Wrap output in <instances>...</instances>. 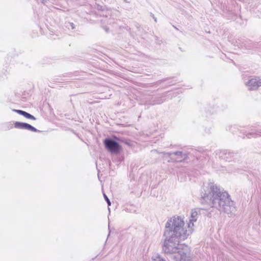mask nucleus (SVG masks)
I'll return each mask as SVG.
<instances>
[{"mask_svg": "<svg viewBox=\"0 0 261 261\" xmlns=\"http://www.w3.org/2000/svg\"><path fill=\"white\" fill-rule=\"evenodd\" d=\"M258 135L259 136H261V132H258Z\"/></svg>", "mask_w": 261, "mask_h": 261, "instance_id": "12", "label": "nucleus"}, {"mask_svg": "<svg viewBox=\"0 0 261 261\" xmlns=\"http://www.w3.org/2000/svg\"><path fill=\"white\" fill-rule=\"evenodd\" d=\"M201 195L203 201L212 207L230 215L236 212L234 202L230 200L228 194L221 191L213 184H209L207 190L202 192Z\"/></svg>", "mask_w": 261, "mask_h": 261, "instance_id": "2", "label": "nucleus"}, {"mask_svg": "<svg viewBox=\"0 0 261 261\" xmlns=\"http://www.w3.org/2000/svg\"><path fill=\"white\" fill-rule=\"evenodd\" d=\"M153 18L155 22H156V18L154 17V16H153Z\"/></svg>", "mask_w": 261, "mask_h": 261, "instance_id": "11", "label": "nucleus"}, {"mask_svg": "<svg viewBox=\"0 0 261 261\" xmlns=\"http://www.w3.org/2000/svg\"><path fill=\"white\" fill-rule=\"evenodd\" d=\"M104 144L106 148L112 153H116L119 151L120 146L115 141L111 139H106Z\"/></svg>", "mask_w": 261, "mask_h": 261, "instance_id": "3", "label": "nucleus"}, {"mask_svg": "<svg viewBox=\"0 0 261 261\" xmlns=\"http://www.w3.org/2000/svg\"><path fill=\"white\" fill-rule=\"evenodd\" d=\"M245 85L250 90H256L261 86V78L259 77L252 78L246 82Z\"/></svg>", "mask_w": 261, "mask_h": 261, "instance_id": "4", "label": "nucleus"}, {"mask_svg": "<svg viewBox=\"0 0 261 261\" xmlns=\"http://www.w3.org/2000/svg\"><path fill=\"white\" fill-rule=\"evenodd\" d=\"M70 25H71V27L72 29H73L74 28L73 23H71Z\"/></svg>", "mask_w": 261, "mask_h": 261, "instance_id": "10", "label": "nucleus"}, {"mask_svg": "<svg viewBox=\"0 0 261 261\" xmlns=\"http://www.w3.org/2000/svg\"><path fill=\"white\" fill-rule=\"evenodd\" d=\"M164 154H166L168 156H171L172 154L177 155L178 156L177 159L175 160L176 162H182V161L185 160L186 158L187 155L186 154H184L181 151H175L173 152H167V153H164Z\"/></svg>", "mask_w": 261, "mask_h": 261, "instance_id": "6", "label": "nucleus"}, {"mask_svg": "<svg viewBox=\"0 0 261 261\" xmlns=\"http://www.w3.org/2000/svg\"><path fill=\"white\" fill-rule=\"evenodd\" d=\"M103 196H104L105 199L106 200L108 205H110L111 202H110V199L108 198V197L107 196V195L105 194H103Z\"/></svg>", "mask_w": 261, "mask_h": 261, "instance_id": "9", "label": "nucleus"}, {"mask_svg": "<svg viewBox=\"0 0 261 261\" xmlns=\"http://www.w3.org/2000/svg\"><path fill=\"white\" fill-rule=\"evenodd\" d=\"M14 111L18 114L23 116L27 118L32 119L33 120H35L36 119V118L34 116L22 110H14Z\"/></svg>", "mask_w": 261, "mask_h": 261, "instance_id": "7", "label": "nucleus"}, {"mask_svg": "<svg viewBox=\"0 0 261 261\" xmlns=\"http://www.w3.org/2000/svg\"><path fill=\"white\" fill-rule=\"evenodd\" d=\"M200 211L197 208L192 210L189 221L186 224L179 217H173L167 221L163 250L175 261H191L189 248L179 242L187 239L192 233L194 222L198 219Z\"/></svg>", "mask_w": 261, "mask_h": 261, "instance_id": "1", "label": "nucleus"}, {"mask_svg": "<svg viewBox=\"0 0 261 261\" xmlns=\"http://www.w3.org/2000/svg\"><path fill=\"white\" fill-rule=\"evenodd\" d=\"M14 127L16 128L26 129L34 132H40V130L37 129L34 126L24 122H15L14 123Z\"/></svg>", "mask_w": 261, "mask_h": 261, "instance_id": "5", "label": "nucleus"}, {"mask_svg": "<svg viewBox=\"0 0 261 261\" xmlns=\"http://www.w3.org/2000/svg\"><path fill=\"white\" fill-rule=\"evenodd\" d=\"M151 261H166L158 254H154L151 257Z\"/></svg>", "mask_w": 261, "mask_h": 261, "instance_id": "8", "label": "nucleus"}]
</instances>
